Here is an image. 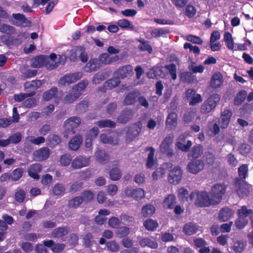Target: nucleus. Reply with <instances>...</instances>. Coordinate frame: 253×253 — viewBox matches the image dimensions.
I'll use <instances>...</instances> for the list:
<instances>
[{"instance_id": "56", "label": "nucleus", "mask_w": 253, "mask_h": 253, "mask_svg": "<svg viewBox=\"0 0 253 253\" xmlns=\"http://www.w3.org/2000/svg\"><path fill=\"white\" fill-rule=\"evenodd\" d=\"M65 190L64 186L62 183H56L52 188L53 193L56 196L61 195Z\"/></svg>"}, {"instance_id": "41", "label": "nucleus", "mask_w": 253, "mask_h": 253, "mask_svg": "<svg viewBox=\"0 0 253 253\" xmlns=\"http://www.w3.org/2000/svg\"><path fill=\"white\" fill-rule=\"evenodd\" d=\"M0 32L8 35H12L15 34V29L9 25L0 22Z\"/></svg>"}, {"instance_id": "62", "label": "nucleus", "mask_w": 253, "mask_h": 253, "mask_svg": "<svg viewBox=\"0 0 253 253\" xmlns=\"http://www.w3.org/2000/svg\"><path fill=\"white\" fill-rule=\"evenodd\" d=\"M196 113L195 111H187L183 115V121L186 123H189L193 121L194 119Z\"/></svg>"}, {"instance_id": "47", "label": "nucleus", "mask_w": 253, "mask_h": 253, "mask_svg": "<svg viewBox=\"0 0 253 253\" xmlns=\"http://www.w3.org/2000/svg\"><path fill=\"white\" fill-rule=\"evenodd\" d=\"M248 166L247 164H243L238 168V172L240 179H245L248 176Z\"/></svg>"}, {"instance_id": "63", "label": "nucleus", "mask_w": 253, "mask_h": 253, "mask_svg": "<svg viewBox=\"0 0 253 253\" xmlns=\"http://www.w3.org/2000/svg\"><path fill=\"white\" fill-rule=\"evenodd\" d=\"M192 142L191 140H188L186 144H184L181 142H177L176 146L177 148L183 152H187L189 150L190 148L192 146Z\"/></svg>"}, {"instance_id": "61", "label": "nucleus", "mask_w": 253, "mask_h": 253, "mask_svg": "<svg viewBox=\"0 0 253 253\" xmlns=\"http://www.w3.org/2000/svg\"><path fill=\"white\" fill-rule=\"evenodd\" d=\"M204 158L206 164L209 166L213 165L215 160L214 154L210 152L206 153L204 155Z\"/></svg>"}, {"instance_id": "29", "label": "nucleus", "mask_w": 253, "mask_h": 253, "mask_svg": "<svg viewBox=\"0 0 253 253\" xmlns=\"http://www.w3.org/2000/svg\"><path fill=\"white\" fill-rule=\"evenodd\" d=\"M140 42L138 45V49L140 51H147L149 54H151L153 52V49L151 46L149 44V42L144 39L140 38L137 40Z\"/></svg>"}, {"instance_id": "6", "label": "nucleus", "mask_w": 253, "mask_h": 253, "mask_svg": "<svg viewBox=\"0 0 253 253\" xmlns=\"http://www.w3.org/2000/svg\"><path fill=\"white\" fill-rule=\"evenodd\" d=\"M235 191L237 195L241 198L247 197L252 187L251 185L240 178H236L234 182Z\"/></svg>"}, {"instance_id": "58", "label": "nucleus", "mask_w": 253, "mask_h": 253, "mask_svg": "<svg viewBox=\"0 0 253 253\" xmlns=\"http://www.w3.org/2000/svg\"><path fill=\"white\" fill-rule=\"evenodd\" d=\"M130 229L126 226H122L118 228L116 234L120 238L125 237L129 234Z\"/></svg>"}, {"instance_id": "52", "label": "nucleus", "mask_w": 253, "mask_h": 253, "mask_svg": "<svg viewBox=\"0 0 253 253\" xmlns=\"http://www.w3.org/2000/svg\"><path fill=\"white\" fill-rule=\"evenodd\" d=\"M120 84V81L119 78H113L108 80L105 82V86H107V88L111 89L118 86Z\"/></svg>"}, {"instance_id": "54", "label": "nucleus", "mask_w": 253, "mask_h": 253, "mask_svg": "<svg viewBox=\"0 0 253 253\" xmlns=\"http://www.w3.org/2000/svg\"><path fill=\"white\" fill-rule=\"evenodd\" d=\"M26 194L23 189H20L16 191L14 194V199L15 201L19 203L24 202L26 198Z\"/></svg>"}, {"instance_id": "49", "label": "nucleus", "mask_w": 253, "mask_h": 253, "mask_svg": "<svg viewBox=\"0 0 253 253\" xmlns=\"http://www.w3.org/2000/svg\"><path fill=\"white\" fill-rule=\"evenodd\" d=\"M23 172V169L21 168L14 169L11 173H10L11 180L14 181L18 180L22 176Z\"/></svg>"}, {"instance_id": "9", "label": "nucleus", "mask_w": 253, "mask_h": 253, "mask_svg": "<svg viewBox=\"0 0 253 253\" xmlns=\"http://www.w3.org/2000/svg\"><path fill=\"white\" fill-rule=\"evenodd\" d=\"M83 73L81 72L67 74L59 79L58 83L61 85H69L81 79Z\"/></svg>"}, {"instance_id": "30", "label": "nucleus", "mask_w": 253, "mask_h": 253, "mask_svg": "<svg viewBox=\"0 0 253 253\" xmlns=\"http://www.w3.org/2000/svg\"><path fill=\"white\" fill-rule=\"evenodd\" d=\"M138 93L132 91L128 93L125 97L123 103L125 105H129L134 104L137 100Z\"/></svg>"}, {"instance_id": "3", "label": "nucleus", "mask_w": 253, "mask_h": 253, "mask_svg": "<svg viewBox=\"0 0 253 253\" xmlns=\"http://www.w3.org/2000/svg\"><path fill=\"white\" fill-rule=\"evenodd\" d=\"M220 99V95L217 93L211 95L201 106V112L207 114L214 110Z\"/></svg>"}, {"instance_id": "12", "label": "nucleus", "mask_w": 253, "mask_h": 253, "mask_svg": "<svg viewBox=\"0 0 253 253\" xmlns=\"http://www.w3.org/2000/svg\"><path fill=\"white\" fill-rule=\"evenodd\" d=\"M173 142V138L170 136H167L162 141L160 146V151L163 154L167 153L168 156H171L173 155L172 149H170V147Z\"/></svg>"}, {"instance_id": "39", "label": "nucleus", "mask_w": 253, "mask_h": 253, "mask_svg": "<svg viewBox=\"0 0 253 253\" xmlns=\"http://www.w3.org/2000/svg\"><path fill=\"white\" fill-rule=\"evenodd\" d=\"M156 209L152 205H146L143 207L141 210V214L145 217L152 216L155 212Z\"/></svg>"}, {"instance_id": "27", "label": "nucleus", "mask_w": 253, "mask_h": 253, "mask_svg": "<svg viewBox=\"0 0 253 253\" xmlns=\"http://www.w3.org/2000/svg\"><path fill=\"white\" fill-rule=\"evenodd\" d=\"M203 153V147L200 144L194 145L188 154V158L191 156L194 159L201 157Z\"/></svg>"}, {"instance_id": "50", "label": "nucleus", "mask_w": 253, "mask_h": 253, "mask_svg": "<svg viewBox=\"0 0 253 253\" xmlns=\"http://www.w3.org/2000/svg\"><path fill=\"white\" fill-rule=\"evenodd\" d=\"M253 213L252 209H248L246 206H243L241 209L237 211V215L239 217L247 218L250 214Z\"/></svg>"}, {"instance_id": "22", "label": "nucleus", "mask_w": 253, "mask_h": 253, "mask_svg": "<svg viewBox=\"0 0 253 253\" xmlns=\"http://www.w3.org/2000/svg\"><path fill=\"white\" fill-rule=\"evenodd\" d=\"M42 84L41 80H33L30 83L27 82L25 83L24 87L26 91H35L38 88H40Z\"/></svg>"}, {"instance_id": "16", "label": "nucleus", "mask_w": 253, "mask_h": 253, "mask_svg": "<svg viewBox=\"0 0 253 253\" xmlns=\"http://www.w3.org/2000/svg\"><path fill=\"white\" fill-rule=\"evenodd\" d=\"M119 59L118 55L110 56L107 53H103L99 56L98 60L102 65L110 64L118 61Z\"/></svg>"}, {"instance_id": "53", "label": "nucleus", "mask_w": 253, "mask_h": 253, "mask_svg": "<svg viewBox=\"0 0 253 253\" xmlns=\"http://www.w3.org/2000/svg\"><path fill=\"white\" fill-rule=\"evenodd\" d=\"M117 24L121 28H129L131 30H133L134 28V25L131 23L129 20L126 19H123L118 20Z\"/></svg>"}, {"instance_id": "33", "label": "nucleus", "mask_w": 253, "mask_h": 253, "mask_svg": "<svg viewBox=\"0 0 253 253\" xmlns=\"http://www.w3.org/2000/svg\"><path fill=\"white\" fill-rule=\"evenodd\" d=\"M198 229L195 223L189 222L184 226L183 231L186 235L190 236L196 233Z\"/></svg>"}, {"instance_id": "13", "label": "nucleus", "mask_w": 253, "mask_h": 253, "mask_svg": "<svg viewBox=\"0 0 253 253\" xmlns=\"http://www.w3.org/2000/svg\"><path fill=\"white\" fill-rule=\"evenodd\" d=\"M232 115V113L229 109L224 110L221 112L218 123L222 129H225L228 127Z\"/></svg>"}, {"instance_id": "40", "label": "nucleus", "mask_w": 253, "mask_h": 253, "mask_svg": "<svg viewBox=\"0 0 253 253\" xmlns=\"http://www.w3.org/2000/svg\"><path fill=\"white\" fill-rule=\"evenodd\" d=\"M247 92L245 90L239 91L234 99V103L236 105H241L245 100Z\"/></svg>"}, {"instance_id": "2", "label": "nucleus", "mask_w": 253, "mask_h": 253, "mask_svg": "<svg viewBox=\"0 0 253 253\" xmlns=\"http://www.w3.org/2000/svg\"><path fill=\"white\" fill-rule=\"evenodd\" d=\"M31 66L34 68H41L44 66L48 70L56 69L59 65L60 62L50 63L48 56L45 55L37 56L32 60Z\"/></svg>"}, {"instance_id": "38", "label": "nucleus", "mask_w": 253, "mask_h": 253, "mask_svg": "<svg viewBox=\"0 0 253 253\" xmlns=\"http://www.w3.org/2000/svg\"><path fill=\"white\" fill-rule=\"evenodd\" d=\"M83 202V199L82 196H76L68 201V207L71 209H77Z\"/></svg>"}, {"instance_id": "21", "label": "nucleus", "mask_w": 253, "mask_h": 253, "mask_svg": "<svg viewBox=\"0 0 253 253\" xmlns=\"http://www.w3.org/2000/svg\"><path fill=\"white\" fill-rule=\"evenodd\" d=\"M126 194L136 200H140L145 196L144 191L141 188L127 189L126 191Z\"/></svg>"}, {"instance_id": "42", "label": "nucleus", "mask_w": 253, "mask_h": 253, "mask_svg": "<svg viewBox=\"0 0 253 253\" xmlns=\"http://www.w3.org/2000/svg\"><path fill=\"white\" fill-rule=\"evenodd\" d=\"M95 125L100 128L104 127H110L115 128L116 126V124L114 122L110 120H103L101 121H97L95 123Z\"/></svg>"}, {"instance_id": "48", "label": "nucleus", "mask_w": 253, "mask_h": 253, "mask_svg": "<svg viewBox=\"0 0 253 253\" xmlns=\"http://www.w3.org/2000/svg\"><path fill=\"white\" fill-rule=\"evenodd\" d=\"M36 94V91H31L28 93H20L19 94H14V99L17 102H21L29 97H32Z\"/></svg>"}, {"instance_id": "31", "label": "nucleus", "mask_w": 253, "mask_h": 253, "mask_svg": "<svg viewBox=\"0 0 253 253\" xmlns=\"http://www.w3.org/2000/svg\"><path fill=\"white\" fill-rule=\"evenodd\" d=\"M81 93L73 92H68L65 95L63 102L65 104H70L73 103L77 100L81 95Z\"/></svg>"}, {"instance_id": "34", "label": "nucleus", "mask_w": 253, "mask_h": 253, "mask_svg": "<svg viewBox=\"0 0 253 253\" xmlns=\"http://www.w3.org/2000/svg\"><path fill=\"white\" fill-rule=\"evenodd\" d=\"M46 140L48 145L51 147L57 145L61 142V137L55 134H50Z\"/></svg>"}, {"instance_id": "20", "label": "nucleus", "mask_w": 253, "mask_h": 253, "mask_svg": "<svg viewBox=\"0 0 253 253\" xmlns=\"http://www.w3.org/2000/svg\"><path fill=\"white\" fill-rule=\"evenodd\" d=\"M223 80L220 73H215L212 76L210 80V84L213 89L219 88L223 84Z\"/></svg>"}, {"instance_id": "18", "label": "nucleus", "mask_w": 253, "mask_h": 253, "mask_svg": "<svg viewBox=\"0 0 253 253\" xmlns=\"http://www.w3.org/2000/svg\"><path fill=\"white\" fill-rule=\"evenodd\" d=\"M89 164V160L85 157L79 156L74 159L72 163V167L78 169L84 167H86Z\"/></svg>"}, {"instance_id": "60", "label": "nucleus", "mask_w": 253, "mask_h": 253, "mask_svg": "<svg viewBox=\"0 0 253 253\" xmlns=\"http://www.w3.org/2000/svg\"><path fill=\"white\" fill-rule=\"evenodd\" d=\"M82 194L83 201H84L86 203L90 202L93 199V193L90 190H84L82 192Z\"/></svg>"}, {"instance_id": "23", "label": "nucleus", "mask_w": 253, "mask_h": 253, "mask_svg": "<svg viewBox=\"0 0 253 253\" xmlns=\"http://www.w3.org/2000/svg\"><path fill=\"white\" fill-rule=\"evenodd\" d=\"M139 245L142 247H146L151 249H155L158 247V243L156 241L152 240L148 237H143L139 241Z\"/></svg>"}, {"instance_id": "37", "label": "nucleus", "mask_w": 253, "mask_h": 253, "mask_svg": "<svg viewBox=\"0 0 253 253\" xmlns=\"http://www.w3.org/2000/svg\"><path fill=\"white\" fill-rule=\"evenodd\" d=\"M69 228L67 226L58 227L54 229L52 232V236L53 238L62 237L68 234Z\"/></svg>"}, {"instance_id": "57", "label": "nucleus", "mask_w": 253, "mask_h": 253, "mask_svg": "<svg viewBox=\"0 0 253 253\" xmlns=\"http://www.w3.org/2000/svg\"><path fill=\"white\" fill-rule=\"evenodd\" d=\"M246 246V244L243 241H237L233 245V250L236 253H242L244 251Z\"/></svg>"}, {"instance_id": "64", "label": "nucleus", "mask_w": 253, "mask_h": 253, "mask_svg": "<svg viewBox=\"0 0 253 253\" xmlns=\"http://www.w3.org/2000/svg\"><path fill=\"white\" fill-rule=\"evenodd\" d=\"M239 151L241 155L245 156L250 153L251 147L248 144L242 143L239 147Z\"/></svg>"}, {"instance_id": "11", "label": "nucleus", "mask_w": 253, "mask_h": 253, "mask_svg": "<svg viewBox=\"0 0 253 253\" xmlns=\"http://www.w3.org/2000/svg\"><path fill=\"white\" fill-rule=\"evenodd\" d=\"M12 17L15 20L12 24L21 27H27L31 25V22L28 20L24 14L21 13H13Z\"/></svg>"}, {"instance_id": "25", "label": "nucleus", "mask_w": 253, "mask_h": 253, "mask_svg": "<svg viewBox=\"0 0 253 253\" xmlns=\"http://www.w3.org/2000/svg\"><path fill=\"white\" fill-rule=\"evenodd\" d=\"M82 142V136L77 134L70 140L69 142V147L72 150L77 151L80 148Z\"/></svg>"}, {"instance_id": "8", "label": "nucleus", "mask_w": 253, "mask_h": 253, "mask_svg": "<svg viewBox=\"0 0 253 253\" xmlns=\"http://www.w3.org/2000/svg\"><path fill=\"white\" fill-rule=\"evenodd\" d=\"M81 123V120L76 116L71 117L64 123L65 127L64 136L67 137L68 134H73L76 132L75 128H77Z\"/></svg>"}, {"instance_id": "5", "label": "nucleus", "mask_w": 253, "mask_h": 253, "mask_svg": "<svg viewBox=\"0 0 253 253\" xmlns=\"http://www.w3.org/2000/svg\"><path fill=\"white\" fill-rule=\"evenodd\" d=\"M198 207H209L216 205L213 198L210 197L206 191H202L197 194L195 202Z\"/></svg>"}, {"instance_id": "10", "label": "nucleus", "mask_w": 253, "mask_h": 253, "mask_svg": "<svg viewBox=\"0 0 253 253\" xmlns=\"http://www.w3.org/2000/svg\"><path fill=\"white\" fill-rule=\"evenodd\" d=\"M204 163L203 160L194 159L191 161L187 165L188 171L193 174H197L204 168Z\"/></svg>"}, {"instance_id": "4", "label": "nucleus", "mask_w": 253, "mask_h": 253, "mask_svg": "<svg viewBox=\"0 0 253 253\" xmlns=\"http://www.w3.org/2000/svg\"><path fill=\"white\" fill-rule=\"evenodd\" d=\"M227 187V185L224 183H216L211 187L210 194L216 205H218L222 200Z\"/></svg>"}, {"instance_id": "46", "label": "nucleus", "mask_w": 253, "mask_h": 253, "mask_svg": "<svg viewBox=\"0 0 253 253\" xmlns=\"http://www.w3.org/2000/svg\"><path fill=\"white\" fill-rule=\"evenodd\" d=\"M163 205L166 209H172L174 208V195L169 194L164 199Z\"/></svg>"}, {"instance_id": "51", "label": "nucleus", "mask_w": 253, "mask_h": 253, "mask_svg": "<svg viewBox=\"0 0 253 253\" xmlns=\"http://www.w3.org/2000/svg\"><path fill=\"white\" fill-rule=\"evenodd\" d=\"M110 178L116 181L120 179L122 176L121 170L118 168H112L109 171Z\"/></svg>"}, {"instance_id": "19", "label": "nucleus", "mask_w": 253, "mask_h": 253, "mask_svg": "<svg viewBox=\"0 0 253 253\" xmlns=\"http://www.w3.org/2000/svg\"><path fill=\"white\" fill-rule=\"evenodd\" d=\"M34 155L37 160L42 161L48 158L50 155V150L47 147H42L36 150Z\"/></svg>"}, {"instance_id": "28", "label": "nucleus", "mask_w": 253, "mask_h": 253, "mask_svg": "<svg viewBox=\"0 0 253 253\" xmlns=\"http://www.w3.org/2000/svg\"><path fill=\"white\" fill-rule=\"evenodd\" d=\"M233 214V211L227 207L222 208L219 213V219L224 222L228 220Z\"/></svg>"}, {"instance_id": "59", "label": "nucleus", "mask_w": 253, "mask_h": 253, "mask_svg": "<svg viewBox=\"0 0 253 253\" xmlns=\"http://www.w3.org/2000/svg\"><path fill=\"white\" fill-rule=\"evenodd\" d=\"M248 219L247 218L238 216V218L235 222V224L239 229H243L248 224Z\"/></svg>"}, {"instance_id": "26", "label": "nucleus", "mask_w": 253, "mask_h": 253, "mask_svg": "<svg viewBox=\"0 0 253 253\" xmlns=\"http://www.w3.org/2000/svg\"><path fill=\"white\" fill-rule=\"evenodd\" d=\"M101 67L100 63L97 58L91 59L85 66L86 72H91L96 71Z\"/></svg>"}, {"instance_id": "43", "label": "nucleus", "mask_w": 253, "mask_h": 253, "mask_svg": "<svg viewBox=\"0 0 253 253\" xmlns=\"http://www.w3.org/2000/svg\"><path fill=\"white\" fill-rule=\"evenodd\" d=\"M170 32L168 28H159L153 30L151 32V35L153 37H160L164 35L168 34Z\"/></svg>"}, {"instance_id": "7", "label": "nucleus", "mask_w": 253, "mask_h": 253, "mask_svg": "<svg viewBox=\"0 0 253 253\" xmlns=\"http://www.w3.org/2000/svg\"><path fill=\"white\" fill-rule=\"evenodd\" d=\"M79 57L82 62L85 63L88 60V55L85 52V48L84 46H76L72 48L70 52L69 59L75 61Z\"/></svg>"}, {"instance_id": "44", "label": "nucleus", "mask_w": 253, "mask_h": 253, "mask_svg": "<svg viewBox=\"0 0 253 253\" xmlns=\"http://www.w3.org/2000/svg\"><path fill=\"white\" fill-rule=\"evenodd\" d=\"M88 82L86 80H83L78 84L74 85L72 88L73 92H80L84 90L88 85Z\"/></svg>"}, {"instance_id": "14", "label": "nucleus", "mask_w": 253, "mask_h": 253, "mask_svg": "<svg viewBox=\"0 0 253 253\" xmlns=\"http://www.w3.org/2000/svg\"><path fill=\"white\" fill-rule=\"evenodd\" d=\"M133 116V112L131 109L126 108L121 111L118 116L117 121L119 123L125 124Z\"/></svg>"}, {"instance_id": "15", "label": "nucleus", "mask_w": 253, "mask_h": 253, "mask_svg": "<svg viewBox=\"0 0 253 253\" xmlns=\"http://www.w3.org/2000/svg\"><path fill=\"white\" fill-rule=\"evenodd\" d=\"M141 129V128L136 124H133L132 126H129L126 134V140L129 142L132 141L138 135Z\"/></svg>"}, {"instance_id": "1", "label": "nucleus", "mask_w": 253, "mask_h": 253, "mask_svg": "<svg viewBox=\"0 0 253 253\" xmlns=\"http://www.w3.org/2000/svg\"><path fill=\"white\" fill-rule=\"evenodd\" d=\"M147 77L150 79L158 78H164L170 74L171 78L174 80V63H170L165 66L154 67L147 73Z\"/></svg>"}, {"instance_id": "55", "label": "nucleus", "mask_w": 253, "mask_h": 253, "mask_svg": "<svg viewBox=\"0 0 253 253\" xmlns=\"http://www.w3.org/2000/svg\"><path fill=\"white\" fill-rule=\"evenodd\" d=\"M166 128L168 130L172 129L174 126V113L171 112L169 113L166 121Z\"/></svg>"}, {"instance_id": "36", "label": "nucleus", "mask_w": 253, "mask_h": 253, "mask_svg": "<svg viewBox=\"0 0 253 253\" xmlns=\"http://www.w3.org/2000/svg\"><path fill=\"white\" fill-rule=\"evenodd\" d=\"M150 150V152L148 154V156L147 159V162L146 164V166L148 169L152 168L154 165V155L155 152V150L152 147H148L146 148V151Z\"/></svg>"}, {"instance_id": "32", "label": "nucleus", "mask_w": 253, "mask_h": 253, "mask_svg": "<svg viewBox=\"0 0 253 253\" xmlns=\"http://www.w3.org/2000/svg\"><path fill=\"white\" fill-rule=\"evenodd\" d=\"M97 161L101 164H106L109 161V156L104 151L97 150L95 152Z\"/></svg>"}, {"instance_id": "45", "label": "nucleus", "mask_w": 253, "mask_h": 253, "mask_svg": "<svg viewBox=\"0 0 253 253\" xmlns=\"http://www.w3.org/2000/svg\"><path fill=\"white\" fill-rule=\"evenodd\" d=\"M58 89L56 87H53L46 91L43 94V99L45 101H48L52 99L56 94Z\"/></svg>"}, {"instance_id": "35", "label": "nucleus", "mask_w": 253, "mask_h": 253, "mask_svg": "<svg viewBox=\"0 0 253 253\" xmlns=\"http://www.w3.org/2000/svg\"><path fill=\"white\" fill-rule=\"evenodd\" d=\"M143 226L147 230L154 231L157 229L159 224L157 220L149 218L144 221Z\"/></svg>"}, {"instance_id": "17", "label": "nucleus", "mask_w": 253, "mask_h": 253, "mask_svg": "<svg viewBox=\"0 0 253 253\" xmlns=\"http://www.w3.org/2000/svg\"><path fill=\"white\" fill-rule=\"evenodd\" d=\"M42 169V167L41 164L36 163L31 165L28 170V175L35 179H39L40 178V173Z\"/></svg>"}, {"instance_id": "24", "label": "nucleus", "mask_w": 253, "mask_h": 253, "mask_svg": "<svg viewBox=\"0 0 253 253\" xmlns=\"http://www.w3.org/2000/svg\"><path fill=\"white\" fill-rule=\"evenodd\" d=\"M132 66L126 65L119 68L116 71V74L119 79H124L129 75L132 72Z\"/></svg>"}]
</instances>
